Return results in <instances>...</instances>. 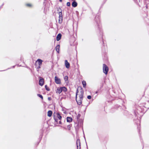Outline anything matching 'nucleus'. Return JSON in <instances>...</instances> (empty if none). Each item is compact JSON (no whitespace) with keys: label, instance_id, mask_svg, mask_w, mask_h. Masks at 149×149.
Instances as JSON below:
<instances>
[{"label":"nucleus","instance_id":"a211bd4d","mask_svg":"<svg viewBox=\"0 0 149 149\" xmlns=\"http://www.w3.org/2000/svg\"><path fill=\"white\" fill-rule=\"evenodd\" d=\"M64 79L65 81H68V77L67 76H66L64 77Z\"/></svg>","mask_w":149,"mask_h":149},{"label":"nucleus","instance_id":"393cba45","mask_svg":"<svg viewBox=\"0 0 149 149\" xmlns=\"http://www.w3.org/2000/svg\"><path fill=\"white\" fill-rule=\"evenodd\" d=\"M72 0V1H73H73H75V0Z\"/></svg>","mask_w":149,"mask_h":149},{"label":"nucleus","instance_id":"39448f33","mask_svg":"<svg viewBox=\"0 0 149 149\" xmlns=\"http://www.w3.org/2000/svg\"><path fill=\"white\" fill-rule=\"evenodd\" d=\"M76 144L77 149H80V142L79 139L77 140Z\"/></svg>","mask_w":149,"mask_h":149},{"label":"nucleus","instance_id":"9b49d317","mask_svg":"<svg viewBox=\"0 0 149 149\" xmlns=\"http://www.w3.org/2000/svg\"><path fill=\"white\" fill-rule=\"evenodd\" d=\"M52 112L51 111H49L47 113V116L49 117H51L52 114Z\"/></svg>","mask_w":149,"mask_h":149},{"label":"nucleus","instance_id":"2eb2a0df","mask_svg":"<svg viewBox=\"0 0 149 149\" xmlns=\"http://www.w3.org/2000/svg\"><path fill=\"white\" fill-rule=\"evenodd\" d=\"M82 84L83 85L84 87V88L86 87V81H82Z\"/></svg>","mask_w":149,"mask_h":149},{"label":"nucleus","instance_id":"1a4fd4ad","mask_svg":"<svg viewBox=\"0 0 149 149\" xmlns=\"http://www.w3.org/2000/svg\"><path fill=\"white\" fill-rule=\"evenodd\" d=\"M61 35L60 33L58 34L56 37V40L57 41H59L60 40L61 38Z\"/></svg>","mask_w":149,"mask_h":149},{"label":"nucleus","instance_id":"4be33fe9","mask_svg":"<svg viewBox=\"0 0 149 149\" xmlns=\"http://www.w3.org/2000/svg\"><path fill=\"white\" fill-rule=\"evenodd\" d=\"M70 2H67V5L68 6H70Z\"/></svg>","mask_w":149,"mask_h":149},{"label":"nucleus","instance_id":"5701e85b","mask_svg":"<svg viewBox=\"0 0 149 149\" xmlns=\"http://www.w3.org/2000/svg\"><path fill=\"white\" fill-rule=\"evenodd\" d=\"M26 6H29V7H30V6H31L32 5L31 4H26Z\"/></svg>","mask_w":149,"mask_h":149},{"label":"nucleus","instance_id":"b1692460","mask_svg":"<svg viewBox=\"0 0 149 149\" xmlns=\"http://www.w3.org/2000/svg\"><path fill=\"white\" fill-rule=\"evenodd\" d=\"M59 124H61V121H60L59 122Z\"/></svg>","mask_w":149,"mask_h":149},{"label":"nucleus","instance_id":"6e6552de","mask_svg":"<svg viewBox=\"0 0 149 149\" xmlns=\"http://www.w3.org/2000/svg\"><path fill=\"white\" fill-rule=\"evenodd\" d=\"M60 48L59 45H57L56 47V50L58 53H59Z\"/></svg>","mask_w":149,"mask_h":149},{"label":"nucleus","instance_id":"9d476101","mask_svg":"<svg viewBox=\"0 0 149 149\" xmlns=\"http://www.w3.org/2000/svg\"><path fill=\"white\" fill-rule=\"evenodd\" d=\"M62 92L61 87L57 88L56 91V93L60 94Z\"/></svg>","mask_w":149,"mask_h":149},{"label":"nucleus","instance_id":"7ed1b4c3","mask_svg":"<svg viewBox=\"0 0 149 149\" xmlns=\"http://www.w3.org/2000/svg\"><path fill=\"white\" fill-rule=\"evenodd\" d=\"M42 61L40 59H38L36 61V62L38 65V69H39L41 68V67L42 65Z\"/></svg>","mask_w":149,"mask_h":149},{"label":"nucleus","instance_id":"423d86ee","mask_svg":"<svg viewBox=\"0 0 149 149\" xmlns=\"http://www.w3.org/2000/svg\"><path fill=\"white\" fill-rule=\"evenodd\" d=\"M44 84V80L42 78H40L39 81V84L41 86H42Z\"/></svg>","mask_w":149,"mask_h":149},{"label":"nucleus","instance_id":"0eeeda50","mask_svg":"<svg viewBox=\"0 0 149 149\" xmlns=\"http://www.w3.org/2000/svg\"><path fill=\"white\" fill-rule=\"evenodd\" d=\"M65 65L66 67L68 68L70 67V64L67 60L65 61Z\"/></svg>","mask_w":149,"mask_h":149},{"label":"nucleus","instance_id":"f03ea898","mask_svg":"<svg viewBox=\"0 0 149 149\" xmlns=\"http://www.w3.org/2000/svg\"><path fill=\"white\" fill-rule=\"evenodd\" d=\"M103 72L105 74H107L109 70L108 67L105 64H103Z\"/></svg>","mask_w":149,"mask_h":149},{"label":"nucleus","instance_id":"f8f14e48","mask_svg":"<svg viewBox=\"0 0 149 149\" xmlns=\"http://www.w3.org/2000/svg\"><path fill=\"white\" fill-rule=\"evenodd\" d=\"M72 5L73 7H75L77 6V3L75 1H74L72 2Z\"/></svg>","mask_w":149,"mask_h":149},{"label":"nucleus","instance_id":"f3484780","mask_svg":"<svg viewBox=\"0 0 149 149\" xmlns=\"http://www.w3.org/2000/svg\"><path fill=\"white\" fill-rule=\"evenodd\" d=\"M59 17L60 18V19L61 18V19H62V16L61 12H60L59 13Z\"/></svg>","mask_w":149,"mask_h":149},{"label":"nucleus","instance_id":"4468645a","mask_svg":"<svg viewBox=\"0 0 149 149\" xmlns=\"http://www.w3.org/2000/svg\"><path fill=\"white\" fill-rule=\"evenodd\" d=\"M61 89L62 91H64V92H66L67 90V88L65 87H61Z\"/></svg>","mask_w":149,"mask_h":149},{"label":"nucleus","instance_id":"f257e3e1","mask_svg":"<svg viewBox=\"0 0 149 149\" xmlns=\"http://www.w3.org/2000/svg\"><path fill=\"white\" fill-rule=\"evenodd\" d=\"M83 97V91L82 88H78L76 94V100L78 104H81Z\"/></svg>","mask_w":149,"mask_h":149},{"label":"nucleus","instance_id":"412c9836","mask_svg":"<svg viewBox=\"0 0 149 149\" xmlns=\"http://www.w3.org/2000/svg\"><path fill=\"white\" fill-rule=\"evenodd\" d=\"M91 96H90V95H88V96H87V98H88V99H91Z\"/></svg>","mask_w":149,"mask_h":149},{"label":"nucleus","instance_id":"20e7f679","mask_svg":"<svg viewBox=\"0 0 149 149\" xmlns=\"http://www.w3.org/2000/svg\"><path fill=\"white\" fill-rule=\"evenodd\" d=\"M55 80L56 84H58L61 83L60 79L56 76L55 77Z\"/></svg>","mask_w":149,"mask_h":149},{"label":"nucleus","instance_id":"aec40b11","mask_svg":"<svg viewBox=\"0 0 149 149\" xmlns=\"http://www.w3.org/2000/svg\"><path fill=\"white\" fill-rule=\"evenodd\" d=\"M45 88H46V89L47 91H49V88L48 87H47V85H45Z\"/></svg>","mask_w":149,"mask_h":149},{"label":"nucleus","instance_id":"bb28decb","mask_svg":"<svg viewBox=\"0 0 149 149\" xmlns=\"http://www.w3.org/2000/svg\"><path fill=\"white\" fill-rule=\"evenodd\" d=\"M59 23H61V22H60V20H59Z\"/></svg>","mask_w":149,"mask_h":149},{"label":"nucleus","instance_id":"a878e982","mask_svg":"<svg viewBox=\"0 0 149 149\" xmlns=\"http://www.w3.org/2000/svg\"><path fill=\"white\" fill-rule=\"evenodd\" d=\"M61 2L62 1V0H59Z\"/></svg>","mask_w":149,"mask_h":149},{"label":"nucleus","instance_id":"ddd939ff","mask_svg":"<svg viewBox=\"0 0 149 149\" xmlns=\"http://www.w3.org/2000/svg\"><path fill=\"white\" fill-rule=\"evenodd\" d=\"M72 120V118L70 117H68L67 118V120L68 122H70Z\"/></svg>","mask_w":149,"mask_h":149},{"label":"nucleus","instance_id":"dca6fc26","mask_svg":"<svg viewBox=\"0 0 149 149\" xmlns=\"http://www.w3.org/2000/svg\"><path fill=\"white\" fill-rule=\"evenodd\" d=\"M57 115L58 118L60 120L61 119V116L58 113H57Z\"/></svg>","mask_w":149,"mask_h":149},{"label":"nucleus","instance_id":"6ab92c4d","mask_svg":"<svg viewBox=\"0 0 149 149\" xmlns=\"http://www.w3.org/2000/svg\"><path fill=\"white\" fill-rule=\"evenodd\" d=\"M37 95L38 97H40V98H42V99H43V97H42V96L41 95H40V94H37Z\"/></svg>","mask_w":149,"mask_h":149}]
</instances>
